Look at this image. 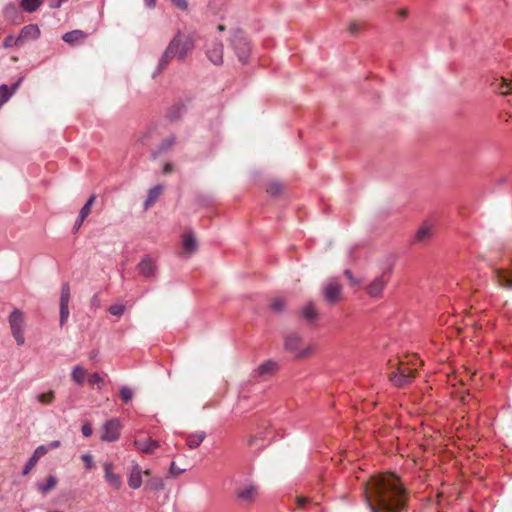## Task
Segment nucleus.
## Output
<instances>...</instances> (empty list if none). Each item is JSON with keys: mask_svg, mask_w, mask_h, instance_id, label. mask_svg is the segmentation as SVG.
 <instances>
[{"mask_svg": "<svg viewBox=\"0 0 512 512\" xmlns=\"http://www.w3.org/2000/svg\"><path fill=\"white\" fill-rule=\"evenodd\" d=\"M370 512H404L407 493L398 476L383 473L371 476L362 486Z\"/></svg>", "mask_w": 512, "mask_h": 512, "instance_id": "nucleus-1", "label": "nucleus"}, {"mask_svg": "<svg viewBox=\"0 0 512 512\" xmlns=\"http://www.w3.org/2000/svg\"><path fill=\"white\" fill-rule=\"evenodd\" d=\"M194 46L195 38L192 34L178 32L165 49L159 61V68L164 69L176 57L183 60L194 49Z\"/></svg>", "mask_w": 512, "mask_h": 512, "instance_id": "nucleus-2", "label": "nucleus"}, {"mask_svg": "<svg viewBox=\"0 0 512 512\" xmlns=\"http://www.w3.org/2000/svg\"><path fill=\"white\" fill-rule=\"evenodd\" d=\"M417 360L415 355L409 361L390 359L388 361L390 381L397 387H403L411 383L416 376Z\"/></svg>", "mask_w": 512, "mask_h": 512, "instance_id": "nucleus-3", "label": "nucleus"}, {"mask_svg": "<svg viewBox=\"0 0 512 512\" xmlns=\"http://www.w3.org/2000/svg\"><path fill=\"white\" fill-rule=\"evenodd\" d=\"M285 350L294 355L296 359L310 357L316 346L314 344L304 345L302 337L298 333H290L284 340Z\"/></svg>", "mask_w": 512, "mask_h": 512, "instance_id": "nucleus-4", "label": "nucleus"}, {"mask_svg": "<svg viewBox=\"0 0 512 512\" xmlns=\"http://www.w3.org/2000/svg\"><path fill=\"white\" fill-rule=\"evenodd\" d=\"M11 333L16 343L19 346L24 345L25 337L24 331L26 327V316L24 312L19 309H14L8 317Z\"/></svg>", "mask_w": 512, "mask_h": 512, "instance_id": "nucleus-5", "label": "nucleus"}, {"mask_svg": "<svg viewBox=\"0 0 512 512\" xmlns=\"http://www.w3.org/2000/svg\"><path fill=\"white\" fill-rule=\"evenodd\" d=\"M121 423L119 419L112 418L106 421L100 428V439L104 442H113L119 439Z\"/></svg>", "mask_w": 512, "mask_h": 512, "instance_id": "nucleus-6", "label": "nucleus"}, {"mask_svg": "<svg viewBox=\"0 0 512 512\" xmlns=\"http://www.w3.org/2000/svg\"><path fill=\"white\" fill-rule=\"evenodd\" d=\"M231 44L239 61L246 63L250 54V45L241 31H236L234 33Z\"/></svg>", "mask_w": 512, "mask_h": 512, "instance_id": "nucleus-7", "label": "nucleus"}, {"mask_svg": "<svg viewBox=\"0 0 512 512\" xmlns=\"http://www.w3.org/2000/svg\"><path fill=\"white\" fill-rule=\"evenodd\" d=\"M390 280V272L385 271L381 275L374 278L367 286L366 292L372 298H381L383 290Z\"/></svg>", "mask_w": 512, "mask_h": 512, "instance_id": "nucleus-8", "label": "nucleus"}, {"mask_svg": "<svg viewBox=\"0 0 512 512\" xmlns=\"http://www.w3.org/2000/svg\"><path fill=\"white\" fill-rule=\"evenodd\" d=\"M342 285L336 280H330L323 287V297L329 304H336L341 300Z\"/></svg>", "mask_w": 512, "mask_h": 512, "instance_id": "nucleus-9", "label": "nucleus"}, {"mask_svg": "<svg viewBox=\"0 0 512 512\" xmlns=\"http://www.w3.org/2000/svg\"><path fill=\"white\" fill-rule=\"evenodd\" d=\"M236 497L245 504H252L258 497V487L252 484L243 485L237 489Z\"/></svg>", "mask_w": 512, "mask_h": 512, "instance_id": "nucleus-10", "label": "nucleus"}, {"mask_svg": "<svg viewBox=\"0 0 512 512\" xmlns=\"http://www.w3.org/2000/svg\"><path fill=\"white\" fill-rule=\"evenodd\" d=\"M207 56L215 65L223 63V44L217 40H213L207 48Z\"/></svg>", "mask_w": 512, "mask_h": 512, "instance_id": "nucleus-11", "label": "nucleus"}, {"mask_svg": "<svg viewBox=\"0 0 512 512\" xmlns=\"http://www.w3.org/2000/svg\"><path fill=\"white\" fill-rule=\"evenodd\" d=\"M136 449L145 454H152L159 448V442L151 438H139L133 442Z\"/></svg>", "mask_w": 512, "mask_h": 512, "instance_id": "nucleus-12", "label": "nucleus"}, {"mask_svg": "<svg viewBox=\"0 0 512 512\" xmlns=\"http://www.w3.org/2000/svg\"><path fill=\"white\" fill-rule=\"evenodd\" d=\"M104 468V477L106 482L112 486L114 489L118 490L120 489L122 485V479L121 476L113 472V464L111 462H106L103 465Z\"/></svg>", "mask_w": 512, "mask_h": 512, "instance_id": "nucleus-13", "label": "nucleus"}, {"mask_svg": "<svg viewBox=\"0 0 512 512\" xmlns=\"http://www.w3.org/2000/svg\"><path fill=\"white\" fill-rule=\"evenodd\" d=\"M491 86L493 90L500 95L505 96L512 94V79L505 77L496 78L491 83Z\"/></svg>", "mask_w": 512, "mask_h": 512, "instance_id": "nucleus-14", "label": "nucleus"}, {"mask_svg": "<svg viewBox=\"0 0 512 512\" xmlns=\"http://www.w3.org/2000/svg\"><path fill=\"white\" fill-rule=\"evenodd\" d=\"M491 86L493 90L500 95L505 96L512 94V79L505 77L496 78L491 83Z\"/></svg>", "mask_w": 512, "mask_h": 512, "instance_id": "nucleus-15", "label": "nucleus"}, {"mask_svg": "<svg viewBox=\"0 0 512 512\" xmlns=\"http://www.w3.org/2000/svg\"><path fill=\"white\" fill-rule=\"evenodd\" d=\"M434 234V227L432 224L425 222L416 231L414 242L425 243L429 241Z\"/></svg>", "mask_w": 512, "mask_h": 512, "instance_id": "nucleus-16", "label": "nucleus"}, {"mask_svg": "<svg viewBox=\"0 0 512 512\" xmlns=\"http://www.w3.org/2000/svg\"><path fill=\"white\" fill-rule=\"evenodd\" d=\"M182 247L184 254H192L197 249V242L191 230L186 231L182 236Z\"/></svg>", "mask_w": 512, "mask_h": 512, "instance_id": "nucleus-17", "label": "nucleus"}, {"mask_svg": "<svg viewBox=\"0 0 512 512\" xmlns=\"http://www.w3.org/2000/svg\"><path fill=\"white\" fill-rule=\"evenodd\" d=\"M128 485L132 489H138L142 485V469L138 464H135L129 473Z\"/></svg>", "mask_w": 512, "mask_h": 512, "instance_id": "nucleus-18", "label": "nucleus"}, {"mask_svg": "<svg viewBox=\"0 0 512 512\" xmlns=\"http://www.w3.org/2000/svg\"><path fill=\"white\" fill-rule=\"evenodd\" d=\"M301 316L308 322H315L318 319V310L313 302H308L301 309Z\"/></svg>", "mask_w": 512, "mask_h": 512, "instance_id": "nucleus-19", "label": "nucleus"}, {"mask_svg": "<svg viewBox=\"0 0 512 512\" xmlns=\"http://www.w3.org/2000/svg\"><path fill=\"white\" fill-rule=\"evenodd\" d=\"M86 36L87 35L82 30H73V31L65 33L62 36V39L64 42H66L70 45H75V44L83 42L85 40Z\"/></svg>", "mask_w": 512, "mask_h": 512, "instance_id": "nucleus-20", "label": "nucleus"}, {"mask_svg": "<svg viewBox=\"0 0 512 512\" xmlns=\"http://www.w3.org/2000/svg\"><path fill=\"white\" fill-rule=\"evenodd\" d=\"M155 269V264L150 258H145L138 264L139 273L146 278L152 277Z\"/></svg>", "mask_w": 512, "mask_h": 512, "instance_id": "nucleus-21", "label": "nucleus"}, {"mask_svg": "<svg viewBox=\"0 0 512 512\" xmlns=\"http://www.w3.org/2000/svg\"><path fill=\"white\" fill-rule=\"evenodd\" d=\"M277 369V364L271 360L262 363L256 370L255 375L264 377L273 374Z\"/></svg>", "mask_w": 512, "mask_h": 512, "instance_id": "nucleus-22", "label": "nucleus"}, {"mask_svg": "<svg viewBox=\"0 0 512 512\" xmlns=\"http://www.w3.org/2000/svg\"><path fill=\"white\" fill-rule=\"evenodd\" d=\"M205 432H196L187 436L186 444L190 449L197 448L205 439Z\"/></svg>", "mask_w": 512, "mask_h": 512, "instance_id": "nucleus-23", "label": "nucleus"}, {"mask_svg": "<svg viewBox=\"0 0 512 512\" xmlns=\"http://www.w3.org/2000/svg\"><path fill=\"white\" fill-rule=\"evenodd\" d=\"M40 34V30L38 29V27L36 25H28V26H25L24 28H22L19 36L21 38V40L23 41L24 39H35L39 36Z\"/></svg>", "mask_w": 512, "mask_h": 512, "instance_id": "nucleus-24", "label": "nucleus"}, {"mask_svg": "<svg viewBox=\"0 0 512 512\" xmlns=\"http://www.w3.org/2000/svg\"><path fill=\"white\" fill-rule=\"evenodd\" d=\"M162 192H163L162 185H157V186L151 188L148 192V197L145 201V208H148L151 205H153L156 202V200L159 198V196L162 194Z\"/></svg>", "mask_w": 512, "mask_h": 512, "instance_id": "nucleus-25", "label": "nucleus"}, {"mask_svg": "<svg viewBox=\"0 0 512 512\" xmlns=\"http://www.w3.org/2000/svg\"><path fill=\"white\" fill-rule=\"evenodd\" d=\"M88 375L87 370L80 365H76L71 373V378L78 385H83L86 376Z\"/></svg>", "mask_w": 512, "mask_h": 512, "instance_id": "nucleus-26", "label": "nucleus"}, {"mask_svg": "<svg viewBox=\"0 0 512 512\" xmlns=\"http://www.w3.org/2000/svg\"><path fill=\"white\" fill-rule=\"evenodd\" d=\"M57 478L54 475H49L45 484L38 483L37 489L43 494H47L49 491L54 489L57 485Z\"/></svg>", "mask_w": 512, "mask_h": 512, "instance_id": "nucleus-27", "label": "nucleus"}, {"mask_svg": "<svg viewBox=\"0 0 512 512\" xmlns=\"http://www.w3.org/2000/svg\"><path fill=\"white\" fill-rule=\"evenodd\" d=\"M164 487L165 483L161 477H152L147 481L145 489L150 491H162Z\"/></svg>", "mask_w": 512, "mask_h": 512, "instance_id": "nucleus-28", "label": "nucleus"}, {"mask_svg": "<svg viewBox=\"0 0 512 512\" xmlns=\"http://www.w3.org/2000/svg\"><path fill=\"white\" fill-rule=\"evenodd\" d=\"M18 86L19 82L13 84L11 90L7 85L0 86V105L5 103L10 98V96L16 91Z\"/></svg>", "mask_w": 512, "mask_h": 512, "instance_id": "nucleus-29", "label": "nucleus"}, {"mask_svg": "<svg viewBox=\"0 0 512 512\" xmlns=\"http://www.w3.org/2000/svg\"><path fill=\"white\" fill-rule=\"evenodd\" d=\"M43 3V0H22L21 7L26 12L32 13L36 11Z\"/></svg>", "mask_w": 512, "mask_h": 512, "instance_id": "nucleus-30", "label": "nucleus"}, {"mask_svg": "<svg viewBox=\"0 0 512 512\" xmlns=\"http://www.w3.org/2000/svg\"><path fill=\"white\" fill-rule=\"evenodd\" d=\"M176 142V137L174 135H170L166 137L158 147L157 153L162 154L170 150Z\"/></svg>", "mask_w": 512, "mask_h": 512, "instance_id": "nucleus-31", "label": "nucleus"}, {"mask_svg": "<svg viewBox=\"0 0 512 512\" xmlns=\"http://www.w3.org/2000/svg\"><path fill=\"white\" fill-rule=\"evenodd\" d=\"M95 200H96V195H94V194L91 195L89 197V199L87 200V202L85 203V205L81 208L80 213H79V218H81V221H84L88 217Z\"/></svg>", "mask_w": 512, "mask_h": 512, "instance_id": "nucleus-32", "label": "nucleus"}, {"mask_svg": "<svg viewBox=\"0 0 512 512\" xmlns=\"http://www.w3.org/2000/svg\"><path fill=\"white\" fill-rule=\"evenodd\" d=\"M70 297H71L70 286L68 283H64L61 288L59 304L69 305Z\"/></svg>", "mask_w": 512, "mask_h": 512, "instance_id": "nucleus-33", "label": "nucleus"}, {"mask_svg": "<svg viewBox=\"0 0 512 512\" xmlns=\"http://www.w3.org/2000/svg\"><path fill=\"white\" fill-rule=\"evenodd\" d=\"M285 306H286L285 300L283 298H279V297L274 298L270 304L271 310H273L274 312H277V313L284 311Z\"/></svg>", "mask_w": 512, "mask_h": 512, "instance_id": "nucleus-34", "label": "nucleus"}, {"mask_svg": "<svg viewBox=\"0 0 512 512\" xmlns=\"http://www.w3.org/2000/svg\"><path fill=\"white\" fill-rule=\"evenodd\" d=\"M22 44H23V42H22L20 36L15 38L12 35H9L5 38V40L3 42V47L10 48L12 46H21Z\"/></svg>", "mask_w": 512, "mask_h": 512, "instance_id": "nucleus-35", "label": "nucleus"}, {"mask_svg": "<svg viewBox=\"0 0 512 512\" xmlns=\"http://www.w3.org/2000/svg\"><path fill=\"white\" fill-rule=\"evenodd\" d=\"M283 190V185L279 182H270L267 186V193L270 195L276 196L280 194Z\"/></svg>", "mask_w": 512, "mask_h": 512, "instance_id": "nucleus-36", "label": "nucleus"}, {"mask_svg": "<svg viewBox=\"0 0 512 512\" xmlns=\"http://www.w3.org/2000/svg\"><path fill=\"white\" fill-rule=\"evenodd\" d=\"M155 133V128L153 127H150L148 129H146L145 131L141 132L138 136V142L142 143V144H146L148 142V140L153 136V134Z\"/></svg>", "mask_w": 512, "mask_h": 512, "instance_id": "nucleus-37", "label": "nucleus"}, {"mask_svg": "<svg viewBox=\"0 0 512 512\" xmlns=\"http://www.w3.org/2000/svg\"><path fill=\"white\" fill-rule=\"evenodd\" d=\"M55 399V394L53 391H49L47 393H42L38 395V400L42 404H51Z\"/></svg>", "mask_w": 512, "mask_h": 512, "instance_id": "nucleus-38", "label": "nucleus"}, {"mask_svg": "<svg viewBox=\"0 0 512 512\" xmlns=\"http://www.w3.org/2000/svg\"><path fill=\"white\" fill-rule=\"evenodd\" d=\"M69 317V305L60 304V325L63 326Z\"/></svg>", "mask_w": 512, "mask_h": 512, "instance_id": "nucleus-39", "label": "nucleus"}, {"mask_svg": "<svg viewBox=\"0 0 512 512\" xmlns=\"http://www.w3.org/2000/svg\"><path fill=\"white\" fill-rule=\"evenodd\" d=\"M88 382L89 384L91 385H97L98 388L100 389L103 384H104V380L103 378L98 374V373H93L91 374L89 377H88Z\"/></svg>", "mask_w": 512, "mask_h": 512, "instance_id": "nucleus-40", "label": "nucleus"}, {"mask_svg": "<svg viewBox=\"0 0 512 512\" xmlns=\"http://www.w3.org/2000/svg\"><path fill=\"white\" fill-rule=\"evenodd\" d=\"M120 397L127 403L133 398V391L129 387L124 386L120 389Z\"/></svg>", "mask_w": 512, "mask_h": 512, "instance_id": "nucleus-41", "label": "nucleus"}, {"mask_svg": "<svg viewBox=\"0 0 512 512\" xmlns=\"http://www.w3.org/2000/svg\"><path fill=\"white\" fill-rule=\"evenodd\" d=\"M48 452H49V447H47V445H40L35 449L32 456L35 457L37 460H39L41 457L46 455Z\"/></svg>", "mask_w": 512, "mask_h": 512, "instance_id": "nucleus-42", "label": "nucleus"}, {"mask_svg": "<svg viewBox=\"0 0 512 512\" xmlns=\"http://www.w3.org/2000/svg\"><path fill=\"white\" fill-rule=\"evenodd\" d=\"M125 311V306L121 304L111 305L109 308L110 314L114 316H121Z\"/></svg>", "mask_w": 512, "mask_h": 512, "instance_id": "nucleus-43", "label": "nucleus"}, {"mask_svg": "<svg viewBox=\"0 0 512 512\" xmlns=\"http://www.w3.org/2000/svg\"><path fill=\"white\" fill-rule=\"evenodd\" d=\"M362 27V24L358 21H351L349 24H348V32L351 34V35H356L360 29Z\"/></svg>", "mask_w": 512, "mask_h": 512, "instance_id": "nucleus-44", "label": "nucleus"}, {"mask_svg": "<svg viewBox=\"0 0 512 512\" xmlns=\"http://www.w3.org/2000/svg\"><path fill=\"white\" fill-rule=\"evenodd\" d=\"M38 461L39 460H37L35 457L31 456L24 467L23 475H27L35 467Z\"/></svg>", "mask_w": 512, "mask_h": 512, "instance_id": "nucleus-45", "label": "nucleus"}, {"mask_svg": "<svg viewBox=\"0 0 512 512\" xmlns=\"http://www.w3.org/2000/svg\"><path fill=\"white\" fill-rule=\"evenodd\" d=\"M81 458L87 469H92L94 467L93 456L91 454H83Z\"/></svg>", "mask_w": 512, "mask_h": 512, "instance_id": "nucleus-46", "label": "nucleus"}, {"mask_svg": "<svg viewBox=\"0 0 512 512\" xmlns=\"http://www.w3.org/2000/svg\"><path fill=\"white\" fill-rule=\"evenodd\" d=\"M82 434L85 436V437H90L92 435V426L89 422H86L82 425Z\"/></svg>", "mask_w": 512, "mask_h": 512, "instance_id": "nucleus-47", "label": "nucleus"}, {"mask_svg": "<svg viewBox=\"0 0 512 512\" xmlns=\"http://www.w3.org/2000/svg\"><path fill=\"white\" fill-rule=\"evenodd\" d=\"M173 4L181 10H186L188 7L187 0H170Z\"/></svg>", "mask_w": 512, "mask_h": 512, "instance_id": "nucleus-48", "label": "nucleus"}, {"mask_svg": "<svg viewBox=\"0 0 512 512\" xmlns=\"http://www.w3.org/2000/svg\"><path fill=\"white\" fill-rule=\"evenodd\" d=\"M397 16L401 19H406L409 15V10L408 8H400L397 10L396 12Z\"/></svg>", "mask_w": 512, "mask_h": 512, "instance_id": "nucleus-49", "label": "nucleus"}, {"mask_svg": "<svg viewBox=\"0 0 512 512\" xmlns=\"http://www.w3.org/2000/svg\"><path fill=\"white\" fill-rule=\"evenodd\" d=\"M307 502H308V498H306V497L298 496L296 498L297 507L299 509H303Z\"/></svg>", "mask_w": 512, "mask_h": 512, "instance_id": "nucleus-50", "label": "nucleus"}, {"mask_svg": "<svg viewBox=\"0 0 512 512\" xmlns=\"http://www.w3.org/2000/svg\"><path fill=\"white\" fill-rule=\"evenodd\" d=\"M344 275L348 278V280L351 282V284H354V285L359 284V281L353 277V274L350 270H345Z\"/></svg>", "mask_w": 512, "mask_h": 512, "instance_id": "nucleus-51", "label": "nucleus"}, {"mask_svg": "<svg viewBox=\"0 0 512 512\" xmlns=\"http://www.w3.org/2000/svg\"><path fill=\"white\" fill-rule=\"evenodd\" d=\"M182 472V470L178 469L176 467V464L175 462H172L171 463V466H170V474L173 475V476H177L179 475L180 473Z\"/></svg>", "mask_w": 512, "mask_h": 512, "instance_id": "nucleus-52", "label": "nucleus"}, {"mask_svg": "<svg viewBox=\"0 0 512 512\" xmlns=\"http://www.w3.org/2000/svg\"><path fill=\"white\" fill-rule=\"evenodd\" d=\"M61 446V442L58 440L52 441L49 444H47V447H49V451L53 449H57Z\"/></svg>", "mask_w": 512, "mask_h": 512, "instance_id": "nucleus-53", "label": "nucleus"}, {"mask_svg": "<svg viewBox=\"0 0 512 512\" xmlns=\"http://www.w3.org/2000/svg\"><path fill=\"white\" fill-rule=\"evenodd\" d=\"M91 305L95 308L100 307V299L98 295H94L91 299Z\"/></svg>", "mask_w": 512, "mask_h": 512, "instance_id": "nucleus-54", "label": "nucleus"}, {"mask_svg": "<svg viewBox=\"0 0 512 512\" xmlns=\"http://www.w3.org/2000/svg\"><path fill=\"white\" fill-rule=\"evenodd\" d=\"M173 171V165L171 163H166L164 166H163V173L164 174H169Z\"/></svg>", "mask_w": 512, "mask_h": 512, "instance_id": "nucleus-55", "label": "nucleus"}, {"mask_svg": "<svg viewBox=\"0 0 512 512\" xmlns=\"http://www.w3.org/2000/svg\"><path fill=\"white\" fill-rule=\"evenodd\" d=\"M144 3L149 9H153L156 6V0H144Z\"/></svg>", "mask_w": 512, "mask_h": 512, "instance_id": "nucleus-56", "label": "nucleus"}, {"mask_svg": "<svg viewBox=\"0 0 512 512\" xmlns=\"http://www.w3.org/2000/svg\"><path fill=\"white\" fill-rule=\"evenodd\" d=\"M82 223H83V221H81V218L78 217V219L75 222V227L74 228L76 230H78L81 227Z\"/></svg>", "mask_w": 512, "mask_h": 512, "instance_id": "nucleus-57", "label": "nucleus"}, {"mask_svg": "<svg viewBox=\"0 0 512 512\" xmlns=\"http://www.w3.org/2000/svg\"><path fill=\"white\" fill-rule=\"evenodd\" d=\"M217 30H218V31H220V32H222V31H224V30H225V26H224V25H222V24H220V25H218Z\"/></svg>", "mask_w": 512, "mask_h": 512, "instance_id": "nucleus-58", "label": "nucleus"}, {"mask_svg": "<svg viewBox=\"0 0 512 512\" xmlns=\"http://www.w3.org/2000/svg\"><path fill=\"white\" fill-rule=\"evenodd\" d=\"M142 474H144L145 476H150L151 475V471L150 470H145V471H142Z\"/></svg>", "mask_w": 512, "mask_h": 512, "instance_id": "nucleus-59", "label": "nucleus"}]
</instances>
